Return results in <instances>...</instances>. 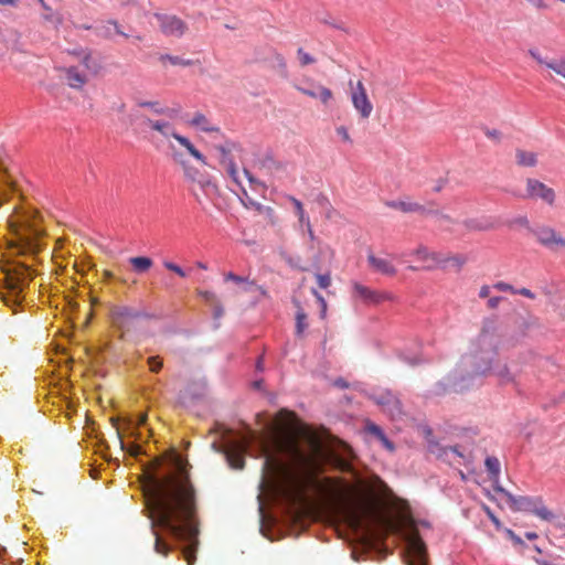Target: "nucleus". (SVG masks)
<instances>
[{
	"mask_svg": "<svg viewBox=\"0 0 565 565\" xmlns=\"http://www.w3.org/2000/svg\"><path fill=\"white\" fill-rule=\"evenodd\" d=\"M154 552L168 556L181 550L188 565L195 562L199 520L195 489L188 475L169 472L152 478L147 491Z\"/></svg>",
	"mask_w": 565,
	"mask_h": 565,
	"instance_id": "obj_1",
	"label": "nucleus"
},
{
	"mask_svg": "<svg viewBox=\"0 0 565 565\" xmlns=\"http://www.w3.org/2000/svg\"><path fill=\"white\" fill-rule=\"evenodd\" d=\"M499 344L500 335L483 326L472 353L462 356L458 366L435 384L433 393L439 396L448 393L461 394L480 386L483 377L489 374L497 375L502 383L513 382L514 374L508 365L493 364Z\"/></svg>",
	"mask_w": 565,
	"mask_h": 565,
	"instance_id": "obj_2",
	"label": "nucleus"
},
{
	"mask_svg": "<svg viewBox=\"0 0 565 565\" xmlns=\"http://www.w3.org/2000/svg\"><path fill=\"white\" fill-rule=\"evenodd\" d=\"M8 226L12 236L10 245L18 255L35 256L45 247L42 217L35 209L15 206Z\"/></svg>",
	"mask_w": 565,
	"mask_h": 565,
	"instance_id": "obj_3",
	"label": "nucleus"
},
{
	"mask_svg": "<svg viewBox=\"0 0 565 565\" xmlns=\"http://www.w3.org/2000/svg\"><path fill=\"white\" fill-rule=\"evenodd\" d=\"M4 282L0 287L3 303L14 313L23 309L25 291L36 275L35 270L19 259H12L3 267Z\"/></svg>",
	"mask_w": 565,
	"mask_h": 565,
	"instance_id": "obj_4",
	"label": "nucleus"
},
{
	"mask_svg": "<svg viewBox=\"0 0 565 565\" xmlns=\"http://www.w3.org/2000/svg\"><path fill=\"white\" fill-rule=\"evenodd\" d=\"M246 436L237 437L232 428L224 427L222 433L226 438V445H222L218 441L211 444V448L215 452L224 455L228 466L236 470L244 469L245 455L256 438V433L248 425H246Z\"/></svg>",
	"mask_w": 565,
	"mask_h": 565,
	"instance_id": "obj_5",
	"label": "nucleus"
},
{
	"mask_svg": "<svg viewBox=\"0 0 565 565\" xmlns=\"http://www.w3.org/2000/svg\"><path fill=\"white\" fill-rule=\"evenodd\" d=\"M116 428L120 447L124 451L139 456L143 452L145 436L142 431L134 424L132 416H118L111 419Z\"/></svg>",
	"mask_w": 565,
	"mask_h": 565,
	"instance_id": "obj_6",
	"label": "nucleus"
},
{
	"mask_svg": "<svg viewBox=\"0 0 565 565\" xmlns=\"http://www.w3.org/2000/svg\"><path fill=\"white\" fill-rule=\"evenodd\" d=\"M494 491L502 494L513 511L530 512L545 521L553 518V513L543 504L540 497L514 495L501 486H495Z\"/></svg>",
	"mask_w": 565,
	"mask_h": 565,
	"instance_id": "obj_7",
	"label": "nucleus"
},
{
	"mask_svg": "<svg viewBox=\"0 0 565 565\" xmlns=\"http://www.w3.org/2000/svg\"><path fill=\"white\" fill-rule=\"evenodd\" d=\"M381 409L391 417L397 419L402 416V403L391 390L373 388L365 393Z\"/></svg>",
	"mask_w": 565,
	"mask_h": 565,
	"instance_id": "obj_8",
	"label": "nucleus"
},
{
	"mask_svg": "<svg viewBox=\"0 0 565 565\" xmlns=\"http://www.w3.org/2000/svg\"><path fill=\"white\" fill-rule=\"evenodd\" d=\"M426 441L427 449L430 454L435 455L438 459L451 462L457 458L466 460V455L463 454L460 445L454 446H443L437 440L434 439L433 431L430 428L426 430Z\"/></svg>",
	"mask_w": 565,
	"mask_h": 565,
	"instance_id": "obj_9",
	"label": "nucleus"
},
{
	"mask_svg": "<svg viewBox=\"0 0 565 565\" xmlns=\"http://www.w3.org/2000/svg\"><path fill=\"white\" fill-rule=\"evenodd\" d=\"M404 562L406 565H428L427 546L419 535H411L406 539Z\"/></svg>",
	"mask_w": 565,
	"mask_h": 565,
	"instance_id": "obj_10",
	"label": "nucleus"
},
{
	"mask_svg": "<svg viewBox=\"0 0 565 565\" xmlns=\"http://www.w3.org/2000/svg\"><path fill=\"white\" fill-rule=\"evenodd\" d=\"M513 195L520 199H541L542 201L550 205H552L555 201L554 190L544 184L543 182L532 178H529L526 180L525 193L513 192Z\"/></svg>",
	"mask_w": 565,
	"mask_h": 565,
	"instance_id": "obj_11",
	"label": "nucleus"
},
{
	"mask_svg": "<svg viewBox=\"0 0 565 565\" xmlns=\"http://www.w3.org/2000/svg\"><path fill=\"white\" fill-rule=\"evenodd\" d=\"M536 241L550 250H556L557 247L565 248V238L556 233V231L546 225H537L531 232Z\"/></svg>",
	"mask_w": 565,
	"mask_h": 565,
	"instance_id": "obj_12",
	"label": "nucleus"
},
{
	"mask_svg": "<svg viewBox=\"0 0 565 565\" xmlns=\"http://www.w3.org/2000/svg\"><path fill=\"white\" fill-rule=\"evenodd\" d=\"M156 18L163 34L181 38L188 30L186 23L177 15L157 13Z\"/></svg>",
	"mask_w": 565,
	"mask_h": 565,
	"instance_id": "obj_13",
	"label": "nucleus"
},
{
	"mask_svg": "<svg viewBox=\"0 0 565 565\" xmlns=\"http://www.w3.org/2000/svg\"><path fill=\"white\" fill-rule=\"evenodd\" d=\"M111 317L115 323L121 324L127 319H153L154 315L145 311L138 310L128 306H119L113 309Z\"/></svg>",
	"mask_w": 565,
	"mask_h": 565,
	"instance_id": "obj_14",
	"label": "nucleus"
},
{
	"mask_svg": "<svg viewBox=\"0 0 565 565\" xmlns=\"http://www.w3.org/2000/svg\"><path fill=\"white\" fill-rule=\"evenodd\" d=\"M353 292L367 305H377L385 300H391L392 295L387 292H379L360 282H354Z\"/></svg>",
	"mask_w": 565,
	"mask_h": 565,
	"instance_id": "obj_15",
	"label": "nucleus"
},
{
	"mask_svg": "<svg viewBox=\"0 0 565 565\" xmlns=\"http://www.w3.org/2000/svg\"><path fill=\"white\" fill-rule=\"evenodd\" d=\"M351 99L354 108L360 113L361 117L369 118L373 110V106L361 82L358 83L356 88L352 92Z\"/></svg>",
	"mask_w": 565,
	"mask_h": 565,
	"instance_id": "obj_16",
	"label": "nucleus"
},
{
	"mask_svg": "<svg viewBox=\"0 0 565 565\" xmlns=\"http://www.w3.org/2000/svg\"><path fill=\"white\" fill-rule=\"evenodd\" d=\"M386 205L392 207V209L399 210V211H402L404 213L418 212V213H422V214L439 215L438 211L427 210L424 205L415 203V202L388 201L386 203ZM440 218L445 220V221H450V217L448 215H445V214H440Z\"/></svg>",
	"mask_w": 565,
	"mask_h": 565,
	"instance_id": "obj_17",
	"label": "nucleus"
},
{
	"mask_svg": "<svg viewBox=\"0 0 565 565\" xmlns=\"http://www.w3.org/2000/svg\"><path fill=\"white\" fill-rule=\"evenodd\" d=\"M196 295L211 307L214 320H220L224 316L222 302L214 291L198 289Z\"/></svg>",
	"mask_w": 565,
	"mask_h": 565,
	"instance_id": "obj_18",
	"label": "nucleus"
},
{
	"mask_svg": "<svg viewBox=\"0 0 565 565\" xmlns=\"http://www.w3.org/2000/svg\"><path fill=\"white\" fill-rule=\"evenodd\" d=\"M17 191L13 179L9 175L0 161V205Z\"/></svg>",
	"mask_w": 565,
	"mask_h": 565,
	"instance_id": "obj_19",
	"label": "nucleus"
},
{
	"mask_svg": "<svg viewBox=\"0 0 565 565\" xmlns=\"http://www.w3.org/2000/svg\"><path fill=\"white\" fill-rule=\"evenodd\" d=\"M367 263L374 271L380 273L382 275L394 276L397 273V269L391 262L384 258L376 257L373 254H370L367 256Z\"/></svg>",
	"mask_w": 565,
	"mask_h": 565,
	"instance_id": "obj_20",
	"label": "nucleus"
},
{
	"mask_svg": "<svg viewBox=\"0 0 565 565\" xmlns=\"http://www.w3.org/2000/svg\"><path fill=\"white\" fill-rule=\"evenodd\" d=\"M95 32L97 35L105 39H111L114 32L124 38H128V34L121 30L120 25L115 20H109L107 24L96 26Z\"/></svg>",
	"mask_w": 565,
	"mask_h": 565,
	"instance_id": "obj_21",
	"label": "nucleus"
},
{
	"mask_svg": "<svg viewBox=\"0 0 565 565\" xmlns=\"http://www.w3.org/2000/svg\"><path fill=\"white\" fill-rule=\"evenodd\" d=\"M65 78L72 88H82L87 82L86 74L76 66H71L66 70Z\"/></svg>",
	"mask_w": 565,
	"mask_h": 565,
	"instance_id": "obj_22",
	"label": "nucleus"
},
{
	"mask_svg": "<svg viewBox=\"0 0 565 565\" xmlns=\"http://www.w3.org/2000/svg\"><path fill=\"white\" fill-rule=\"evenodd\" d=\"M34 2L39 3L41 8L43 9L42 19L52 24L53 26L57 28L63 22V17L61 13L53 11L52 8L45 2V0H33Z\"/></svg>",
	"mask_w": 565,
	"mask_h": 565,
	"instance_id": "obj_23",
	"label": "nucleus"
},
{
	"mask_svg": "<svg viewBox=\"0 0 565 565\" xmlns=\"http://www.w3.org/2000/svg\"><path fill=\"white\" fill-rule=\"evenodd\" d=\"M484 467L488 472L489 479L493 482V488L499 484V477L501 472V465L497 457L488 456L484 460Z\"/></svg>",
	"mask_w": 565,
	"mask_h": 565,
	"instance_id": "obj_24",
	"label": "nucleus"
},
{
	"mask_svg": "<svg viewBox=\"0 0 565 565\" xmlns=\"http://www.w3.org/2000/svg\"><path fill=\"white\" fill-rule=\"evenodd\" d=\"M465 226L471 231H489L495 228V222L491 217L468 218Z\"/></svg>",
	"mask_w": 565,
	"mask_h": 565,
	"instance_id": "obj_25",
	"label": "nucleus"
},
{
	"mask_svg": "<svg viewBox=\"0 0 565 565\" xmlns=\"http://www.w3.org/2000/svg\"><path fill=\"white\" fill-rule=\"evenodd\" d=\"M173 138L186 149V151L196 160L201 161L204 164L206 163V158L200 152L194 145L184 136L180 134H173Z\"/></svg>",
	"mask_w": 565,
	"mask_h": 565,
	"instance_id": "obj_26",
	"label": "nucleus"
},
{
	"mask_svg": "<svg viewBox=\"0 0 565 565\" xmlns=\"http://www.w3.org/2000/svg\"><path fill=\"white\" fill-rule=\"evenodd\" d=\"M151 129L160 132L163 137H173V134H177L169 121L164 120H152L147 118L145 121Z\"/></svg>",
	"mask_w": 565,
	"mask_h": 565,
	"instance_id": "obj_27",
	"label": "nucleus"
},
{
	"mask_svg": "<svg viewBox=\"0 0 565 565\" xmlns=\"http://www.w3.org/2000/svg\"><path fill=\"white\" fill-rule=\"evenodd\" d=\"M195 183L199 184L203 193L209 198H212L217 192L216 183L207 174L201 173Z\"/></svg>",
	"mask_w": 565,
	"mask_h": 565,
	"instance_id": "obj_28",
	"label": "nucleus"
},
{
	"mask_svg": "<svg viewBox=\"0 0 565 565\" xmlns=\"http://www.w3.org/2000/svg\"><path fill=\"white\" fill-rule=\"evenodd\" d=\"M224 281H232L237 286H241L242 290L245 292L252 291V288L255 285L254 281H249L247 277L239 276L233 271L224 274Z\"/></svg>",
	"mask_w": 565,
	"mask_h": 565,
	"instance_id": "obj_29",
	"label": "nucleus"
},
{
	"mask_svg": "<svg viewBox=\"0 0 565 565\" xmlns=\"http://www.w3.org/2000/svg\"><path fill=\"white\" fill-rule=\"evenodd\" d=\"M129 263L131 264L132 269L137 274H143V273L148 271L152 267V265H153L152 259L150 257H148V256H135V257H131L129 259Z\"/></svg>",
	"mask_w": 565,
	"mask_h": 565,
	"instance_id": "obj_30",
	"label": "nucleus"
},
{
	"mask_svg": "<svg viewBox=\"0 0 565 565\" xmlns=\"http://www.w3.org/2000/svg\"><path fill=\"white\" fill-rule=\"evenodd\" d=\"M516 163L521 167H535L537 158L534 152L516 149L515 151Z\"/></svg>",
	"mask_w": 565,
	"mask_h": 565,
	"instance_id": "obj_31",
	"label": "nucleus"
},
{
	"mask_svg": "<svg viewBox=\"0 0 565 565\" xmlns=\"http://www.w3.org/2000/svg\"><path fill=\"white\" fill-rule=\"evenodd\" d=\"M204 396V393L194 387V386H188L181 394V399L184 404H194L199 401H201Z\"/></svg>",
	"mask_w": 565,
	"mask_h": 565,
	"instance_id": "obj_32",
	"label": "nucleus"
},
{
	"mask_svg": "<svg viewBox=\"0 0 565 565\" xmlns=\"http://www.w3.org/2000/svg\"><path fill=\"white\" fill-rule=\"evenodd\" d=\"M190 124L205 132L218 131V128L211 126L207 118L201 113H196Z\"/></svg>",
	"mask_w": 565,
	"mask_h": 565,
	"instance_id": "obj_33",
	"label": "nucleus"
},
{
	"mask_svg": "<svg viewBox=\"0 0 565 565\" xmlns=\"http://www.w3.org/2000/svg\"><path fill=\"white\" fill-rule=\"evenodd\" d=\"M159 61L163 64L169 62L171 65H178V66H191L193 65V61L190 58H183L175 55L170 54H161L159 56Z\"/></svg>",
	"mask_w": 565,
	"mask_h": 565,
	"instance_id": "obj_34",
	"label": "nucleus"
},
{
	"mask_svg": "<svg viewBox=\"0 0 565 565\" xmlns=\"http://www.w3.org/2000/svg\"><path fill=\"white\" fill-rule=\"evenodd\" d=\"M296 303L298 306V310L296 312V334L299 337L305 332V330L308 327V323L306 312L303 311L302 308H300L299 302L296 301Z\"/></svg>",
	"mask_w": 565,
	"mask_h": 565,
	"instance_id": "obj_35",
	"label": "nucleus"
},
{
	"mask_svg": "<svg viewBox=\"0 0 565 565\" xmlns=\"http://www.w3.org/2000/svg\"><path fill=\"white\" fill-rule=\"evenodd\" d=\"M398 358L411 366H416L425 362L420 354L408 353L406 351H401Z\"/></svg>",
	"mask_w": 565,
	"mask_h": 565,
	"instance_id": "obj_36",
	"label": "nucleus"
},
{
	"mask_svg": "<svg viewBox=\"0 0 565 565\" xmlns=\"http://www.w3.org/2000/svg\"><path fill=\"white\" fill-rule=\"evenodd\" d=\"M507 225L509 227H514V226H520V227H523L525 228L530 234L532 232V230L534 228V226H531L530 224V221L526 216H516L514 218H511L507 222Z\"/></svg>",
	"mask_w": 565,
	"mask_h": 565,
	"instance_id": "obj_37",
	"label": "nucleus"
},
{
	"mask_svg": "<svg viewBox=\"0 0 565 565\" xmlns=\"http://www.w3.org/2000/svg\"><path fill=\"white\" fill-rule=\"evenodd\" d=\"M365 429L370 435L374 436L377 440L383 439L384 436L386 435L381 426L370 420L366 423Z\"/></svg>",
	"mask_w": 565,
	"mask_h": 565,
	"instance_id": "obj_38",
	"label": "nucleus"
},
{
	"mask_svg": "<svg viewBox=\"0 0 565 565\" xmlns=\"http://www.w3.org/2000/svg\"><path fill=\"white\" fill-rule=\"evenodd\" d=\"M147 363L152 373H159L163 366V361L159 355L149 356Z\"/></svg>",
	"mask_w": 565,
	"mask_h": 565,
	"instance_id": "obj_39",
	"label": "nucleus"
},
{
	"mask_svg": "<svg viewBox=\"0 0 565 565\" xmlns=\"http://www.w3.org/2000/svg\"><path fill=\"white\" fill-rule=\"evenodd\" d=\"M163 266L166 269L177 274L179 277L184 278L188 276V273L180 265H178L173 262L164 260Z\"/></svg>",
	"mask_w": 565,
	"mask_h": 565,
	"instance_id": "obj_40",
	"label": "nucleus"
},
{
	"mask_svg": "<svg viewBox=\"0 0 565 565\" xmlns=\"http://www.w3.org/2000/svg\"><path fill=\"white\" fill-rule=\"evenodd\" d=\"M317 98L321 100L324 105L332 98V92L321 85H317Z\"/></svg>",
	"mask_w": 565,
	"mask_h": 565,
	"instance_id": "obj_41",
	"label": "nucleus"
},
{
	"mask_svg": "<svg viewBox=\"0 0 565 565\" xmlns=\"http://www.w3.org/2000/svg\"><path fill=\"white\" fill-rule=\"evenodd\" d=\"M343 503L345 505V509L348 510V512L353 516V518H358L359 513H360V505L352 499L350 498H345L343 499Z\"/></svg>",
	"mask_w": 565,
	"mask_h": 565,
	"instance_id": "obj_42",
	"label": "nucleus"
},
{
	"mask_svg": "<svg viewBox=\"0 0 565 565\" xmlns=\"http://www.w3.org/2000/svg\"><path fill=\"white\" fill-rule=\"evenodd\" d=\"M546 66L551 70H553L556 74L565 77V61H553L550 63H546Z\"/></svg>",
	"mask_w": 565,
	"mask_h": 565,
	"instance_id": "obj_43",
	"label": "nucleus"
},
{
	"mask_svg": "<svg viewBox=\"0 0 565 565\" xmlns=\"http://www.w3.org/2000/svg\"><path fill=\"white\" fill-rule=\"evenodd\" d=\"M223 164L226 167V171H227L228 175L231 177V179L233 181H235L236 183H238V172H237L236 164L233 161V159H228Z\"/></svg>",
	"mask_w": 565,
	"mask_h": 565,
	"instance_id": "obj_44",
	"label": "nucleus"
},
{
	"mask_svg": "<svg viewBox=\"0 0 565 565\" xmlns=\"http://www.w3.org/2000/svg\"><path fill=\"white\" fill-rule=\"evenodd\" d=\"M231 145L233 146L234 143L231 142ZM228 146L230 142H226V145H220L215 147L221 153V163H225L228 159H232L230 153L231 149Z\"/></svg>",
	"mask_w": 565,
	"mask_h": 565,
	"instance_id": "obj_45",
	"label": "nucleus"
},
{
	"mask_svg": "<svg viewBox=\"0 0 565 565\" xmlns=\"http://www.w3.org/2000/svg\"><path fill=\"white\" fill-rule=\"evenodd\" d=\"M297 55L302 66L312 64L315 62V58L309 53L305 52L301 47L298 49Z\"/></svg>",
	"mask_w": 565,
	"mask_h": 565,
	"instance_id": "obj_46",
	"label": "nucleus"
},
{
	"mask_svg": "<svg viewBox=\"0 0 565 565\" xmlns=\"http://www.w3.org/2000/svg\"><path fill=\"white\" fill-rule=\"evenodd\" d=\"M183 168L185 177L193 182L201 175V172L194 167L183 164Z\"/></svg>",
	"mask_w": 565,
	"mask_h": 565,
	"instance_id": "obj_47",
	"label": "nucleus"
},
{
	"mask_svg": "<svg viewBox=\"0 0 565 565\" xmlns=\"http://www.w3.org/2000/svg\"><path fill=\"white\" fill-rule=\"evenodd\" d=\"M318 286L321 289H327L331 285V277L330 274H317L316 275Z\"/></svg>",
	"mask_w": 565,
	"mask_h": 565,
	"instance_id": "obj_48",
	"label": "nucleus"
},
{
	"mask_svg": "<svg viewBox=\"0 0 565 565\" xmlns=\"http://www.w3.org/2000/svg\"><path fill=\"white\" fill-rule=\"evenodd\" d=\"M466 257L462 255H455L449 257L446 263L450 264L451 266L456 267L457 269H460L462 265L466 263Z\"/></svg>",
	"mask_w": 565,
	"mask_h": 565,
	"instance_id": "obj_49",
	"label": "nucleus"
},
{
	"mask_svg": "<svg viewBox=\"0 0 565 565\" xmlns=\"http://www.w3.org/2000/svg\"><path fill=\"white\" fill-rule=\"evenodd\" d=\"M138 106L142 107V108H150L154 114H156V109H163V107L160 106L159 102H151V100L138 102Z\"/></svg>",
	"mask_w": 565,
	"mask_h": 565,
	"instance_id": "obj_50",
	"label": "nucleus"
},
{
	"mask_svg": "<svg viewBox=\"0 0 565 565\" xmlns=\"http://www.w3.org/2000/svg\"><path fill=\"white\" fill-rule=\"evenodd\" d=\"M335 132L339 137H341L343 141L352 143V139L348 132V129L344 126L337 127Z\"/></svg>",
	"mask_w": 565,
	"mask_h": 565,
	"instance_id": "obj_51",
	"label": "nucleus"
},
{
	"mask_svg": "<svg viewBox=\"0 0 565 565\" xmlns=\"http://www.w3.org/2000/svg\"><path fill=\"white\" fill-rule=\"evenodd\" d=\"M178 113H179V109H175V108H169V107H163V109H156V114L157 115H166L168 116L169 118H174L178 116Z\"/></svg>",
	"mask_w": 565,
	"mask_h": 565,
	"instance_id": "obj_52",
	"label": "nucleus"
},
{
	"mask_svg": "<svg viewBox=\"0 0 565 565\" xmlns=\"http://www.w3.org/2000/svg\"><path fill=\"white\" fill-rule=\"evenodd\" d=\"M507 535L513 542L514 545L525 546L524 541L512 530H507Z\"/></svg>",
	"mask_w": 565,
	"mask_h": 565,
	"instance_id": "obj_53",
	"label": "nucleus"
},
{
	"mask_svg": "<svg viewBox=\"0 0 565 565\" xmlns=\"http://www.w3.org/2000/svg\"><path fill=\"white\" fill-rule=\"evenodd\" d=\"M513 294L515 295H521L523 297H526L529 299H534L535 298V295L534 292H532L530 289L527 288H520V289H514L513 290Z\"/></svg>",
	"mask_w": 565,
	"mask_h": 565,
	"instance_id": "obj_54",
	"label": "nucleus"
},
{
	"mask_svg": "<svg viewBox=\"0 0 565 565\" xmlns=\"http://www.w3.org/2000/svg\"><path fill=\"white\" fill-rule=\"evenodd\" d=\"M132 422L140 429L143 425H146L147 416L143 413L138 414L136 417H132Z\"/></svg>",
	"mask_w": 565,
	"mask_h": 565,
	"instance_id": "obj_55",
	"label": "nucleus"
},
{
	"mask_svg": "<svg viewBox=\"0 0 565 565\" xmlns=\"http://www.w3.org/2000/svg\"><path fill=\"white\" fill-rule=\"evenodd\" d=\"M321 21H322L323 23H326V24H329V25H331V26L335 28V29H339V30L344 31L343 23H342L341 21H340V22H335V20H334V19H332L331 17H329L328 19H327V18H326V19H322Z\"/></svg>",
	"mask_w": 565,
	"mask_h": 565,
	"instance_id": "obj_56",
	"label": "nucleus"
},
{
	"mask_svg": "<svg viewBox=\"0 0 565 565\" xmlns=\"http://www.w3.org/2000/svg\"><path fill=\"white\" fill-rule=\"evenodd\" d=\"M529 54L534 58L540 64H545L546 65V61L541 56L539 50L536 49H530L529 50Z\"/></svg>",
	"mask_w": 565,
	"mask_h": 565,
	"instance_id": "obj_57",
	"label": "nucleus"
},
{
	"mask_svg": "<svg viewBox=\"0 0 565 565\" xmlns=\"http://www.w3.org/2000/svg\"><path fill=\"white\" fill-rule=\"evenodd\" d=\"M299 90L307 96L317 98V86H311L309 88L299 87Z\"/></svg>",
	"mask_w": 565,
	"mask_h": 565,
	"instance_id": "obj_58",
	"label": "nucleus"
},
{
	"mask_svg": "<svg viewBox=\"0 0 565 565\" xmlns=\"http://www.w3.org/2000/svg\"><path fill=\"white\" fill-rule=\"evenodd\" d=\"M494 288H497L498 290H501V291H511L513 294V286L507 284V282H503V281H500V282H497L494 285Z\"/></svg>",
	"mask_w": 565,
	"mask_h": 565,
	"instance_id": "obj_59",
	"label": "nucleus"
},
{
	"mask_svg": "<svg viewBox=\"0 0 565 565\" xmlns=\"http://www.w3.org/2000/svg\"><path fill=\"white\" fill-rule=\"evenodd\" d=\"M502 300L503 298L500 296L491 297L488 300V307L490 309H495Z\"/></svg>",
	"mask_w": 565,
	"mask_h": 565,
	"instance_id": "obj_60",
	"label": "nucleus"
},
{
	"mask_svg": "<svg viewBox=\"0 0 565 565\" xmlns=\"http://www.w3.org/2000/svg\"><path fill=\"white\" fill-rule=\"evenodd\" d=\"M484 510L491 522L498 527L500 525L499 519L494 515L490 508L486 507Z\"/></svg>",
	"mask_w": 565,
	"mask_h": 565,
	"instance_id": "obj_61",
	"label": "nucleus"
},
{
	"mask_svg": "<svg viewBox=\"0 0 565 565\" xmlns=\"http://www.w3.org/2000/svg\"><path fill=\"white\" fill-rule=\"evenodd\" d=\"M298 218H299V222L302 224V225H306V226H309L310 225V220H309V216L306 214L305 211H301L299 214H297Z\"/></svg>",
	"mask_w": 565,
	"mask_h": 565,
	"instance_id": "obj_62",
	"label": "nucleus"
},
{
	"mask_svg": "<svg viewBox=\"0 0 565 565\" xmlns=\"http://www.w3.org/2000/svg\"><path fill=\"white\" fill-rule=\"evenodd\" d=\"M533 559L535 561V563L537 565H561L558 563H555V562H552V561H548V559L542 558V557H534Z\"/></svg>",
	"mask_w": 565,
	"mask_h": 565,
	"instance_id": "obj_63",
	"label": "nucleus"
},
{
	"mask_svg": "<svg viewBox=\"0 0 565 565\" xmlns=\"http://www.w3.org/2000/svg\"><path fill=\"white\" fill-rule=\"evenodd\" d=\"M382 443V445L388 449V450H394L395 446H394V443L392 440L388 439V437L385 435L383 439L380 440Z\"/></svg>",
	"mask_w": 565,
	"mask_h": 565,
	"instance_id": "obj_64",
	"label": "nucleus"
}]
</instances>
